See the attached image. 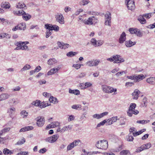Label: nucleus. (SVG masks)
Here are the masks:
<instances>
[{
  "instance_id": "nucleus-1",
  "label": "nucleus",
  "mask_w": 155,
  "mask_h": 155,
  "mask_svg": "<svg viewBox=\"0 0 155 155\" xmlns=\"http://www.w3.org/2000/svg\"><path fill=\"white\" fill-rule=\"evenodd\" d=\"M29 43L28 41H19L17 42L15 44L17 46L15 48V50H18L20 49L21 50H28V46L26 45Z\"/></svg>"
},
{
  "instance_id": "nucleus-2",
  "label": "nucleus",
  "mask_w": 155,
  "mask_h": 155,
  "mask_svg": "<svg viewBox=\"0 0 155 155\" xmlns=\"http://www.w3.org/2000/svg\"><path fill=\"white\" fill-rule=\"evenodd\" d=\"M108 142L104 140L98 141L95 144V146L98 148L106 150L108 147Z\"/></svg>"
},
{
  "instance_id": "nucleus-3",
  "label": "nucleus",
  "mask_w": 155,
  "mask_h": 155,
  "mask_svg": "<svg viewBox=\"0 0 155 155\" xmlns=\"http://www.w3.org/2000/svg\"><path fill=\"white\" fill-rule=\"evenodd\" d=\"M35 119L37 121L36 124L38 127H42L45 123V120L43 116H40L38 117Z\"/></svg>"
},
{
  "instance_id": "nucleus-4",
  "label": "nucleus",
  "mask_w": 155,
  "mask_h": 155,
  "mask_svg": "<svg viewBox=\"0 0 155 155\" xmlns=\"http://www.w3.org/2000/svg\"><path fill=\"white\" fill-rule=\"evenodd\" d=\"M100 63V61L99 60H93L88 61L85 63V65L89 67L95 66L98 65Z\"/></svg>"
},
{
  "instance_id": "nucleus-5",
  "label": "nucleus",
  "mask_w": 155,
  "mask_h": 155,
  "mask_svg": "<svg viewBox=\"0 0 155 155\" xmlns=\"http://www.w3.org/2000/svg\"><path fill=\"white\" fill-rule=\"evenodd\" d=\"M58 137L59 135L58 134H56L50 137L46 138L44 140L46 142L52 143L55 142Z\"/></svg>"
},
{
  "instance_id": "nucleus-6",
  "label": "nucleus",
  "mask_w": 155,
  "mask_h": 155,
  "mask_svg": "<svg viewBox=\"0 0 155 155\" xmlns=\"http://www.w3.org/2000/svg\"><path fill=\"white\" fill-rule=\"evenodd\" d=\"M56 21L61 24L64 23V18L63 15L61 13H58L55 15Z\"/></svg>"
},
{
  "instance_id": "nucleus-7",
  "label": "nucleus",
  "mask_w": 155,
  "mask_h": 155,
  "mask_svg": "<svg viewBox=\"0 0 155 155\" xmlns=\"http://www.w3.org/2000/svg\"><path fill=\"white\" fill-rule=\"evenodd\" d=\"M114 59V63L119 64L124 62V60L121 58V56L119 55H114L113 56V58Z\"/></svg>"
},
{
  "instance_id": "nucleus-8",
  "label": "nucleus",
  "mask_w": 155,
  "mask_h": 155,
  "mask_svg": "<svg viewBox=\"0 0 155 155\" xmlns=\"http://www.w3.org/2000/svg\"><path fill=\"white\" fill-rule=\"evenodd\" d=\"M95 19L96 21V22H97V21H98L97 19L96 18L92 16L89 18L88 19H85L83 21V22L86 25H91L93 24L94 20Z\"/></svg>"
},
{
  "instance_id": "nucleus-9",
  "label": "nucleus",
  "mask_w": 155,
  "mask_h": 155,
  "mask_svg": "<svg viewBox=\"0 0 155 155\" xmlns=\"http://www.w3.org/2000/svg\"><path fill=\"white\" fill-rule=\"evenodd\" d=\"M125 3H127L126 5L127 6L128 9L132 10L135 8V6L134 1H130V0H125Z\"/></svg>"
},
{
  "instance_id": "nucleus-10",
  "label": "nucleus",
  "mask_w": 155,
  "mask_h": 155,
  "mask_svg": "<svg viewBox=\"0 0 155 155\" xmlns=\"http://www.w3.org/2000/svg\"><path fill=\"white\" fill-rule=\"evenodd\" d=\"M126 40V34L124 32H123L120 35L119 39V42L120 44L123 43Z\"/></svg>"
},
{
  "instance_id": "nucleus-11",
  "label": "nucleus",
  "mask_w": 155,
  "mask_h": 155,
  "mask_svg": "<svg viewBox=\"0 0 155 155\" xmlns=\"http://www.w3.org/2000/svg\"><path fill=\"white\" fill-rule=\"evenodd\" d=\"M60 68L58 66L57 68H54L51 69L47 72V74L48 75H52L58 72V71L60 70Z\"/></svg>"
},
{
  "instance_id": "nucleus-12",
  "label": "nucleus",
  "mask_w": 155,
  "mask_h": 155,
  "mask_svg": "<svg viewBox=\"0 0 155 155\" xmlns=\"http://www.w3.org/2000/svg\"><path fill=\"white\" fill-rule=\"evenodd\" d=\"M140 93V92L138 89H135L132 94V95L133 97V99L137 100L138 98V95Z\"/></svg>"
},
{
  "instance_id": "nucleus-13",
  "label": "nucleus",
  "mask_w": 155,
  "mask_h": 155,
  "mask_svg": "<svg viewBox=\"0 0 155 155\" xmlns=\"http://www.w3.org/2000/svg\"><path fill=\"white\" fill-rule=\"evenodd\" d=\"M136 42H132L130 40L126 41L125 42V45L126 47H130L135 45Z\"/></svg>"
},
{
  "instance_id": "nucleus-14",
  "label": "nucleus",
  "mask_w": 155,
  "mask_h": 155,
  "mask_svg": "<svg viewBox=\"0 0 155 155\" xmlns=\"http://www.w3.org/2000/svg\"><path fill=\"white\" fill-rule=\"evenodd\" d=\"M2 7L5 9H9L10 8L11 5L8 2H2L1 5Z\"/></svg>"
},
{
  "instance_id": "nucleus-15",
  "label": "nucleus",
  "mask_w": 155,
  "mask_h": 155,
  "mask_svg": "<svg viewBox=\"0 0 155 155\" xmlns=\"http://www.w3.org/2000/svg\"><path fill=\"white\" fill-rule=\"evenodd\" d=\"M144 78V76L143 74L135 75V80L136 82L139 81L143 79Z\"/></svg>"
},
{
  "instance_id": "nucleus-16",
  "label": "nucleus",
  "mask_w": 155,
  "mask_h": 155,
  "mask_svg": "<svg viewBox=\"0 0 155 155\" xmlns=\"http://www.w3.org/2000/svg\"><path fill=\"white\" fill-rule=\"evenodd\" d=\"M22 18L23 19L27 21L30 19L31 18V16L28 14H27L24 12L22 14Z\"/></svg>"
},
{
  "instance_id": "nucleus-17",
  "label": "nucleus",
  "mask_w": 155,
  "mask_h": 155,
  "mask_svg": "<svg viewBox=\"0 0 155 155\" xmlns=\"http://www.w3.org/2000/svg\"><path fill=\"white\" fill-rule=\"evenodd\" d=\"M34 128V127L32 126H27L25 127H24L21 128L19 130L20 132H25V131L31 130Z\"/></svg>"
},
{
  "instance_id": "nucleus-18",
  "label": "nucleus",
  "mask_w": 155,
  "mask_h": 155,
  "mask_svg": "<svg viewBox=\"0 0 155 155\" xmlns=\"http://www.w3.org/2000/svg\"><path fill=\"white\" fill-rule=\"evenodd\" d=\"M147 82L150 84H155V78L154 77H150L147 78L146 80Z\"/></svg>"
},
{
  "instance_id": "nucleus-19",
  "label": "nucleus",
  "mask_w": 155,
  "mask_h": 155,
  "mask_svg": "<svg viewBox=\"0 0 155 155\" xmlns=\"http://www.w3.org/2000/svg\"><path fill=\"white\" fill-rule=\"evenodd\" d=\"M15 111V109L14 107H12L8 108V113L9 114L10 117H12V114Z\"/></svg>"
},
{
  "instance_id": "nucleus-20",
  "label": "nucleus",
  "mask_w": 155,
  "mask_h": 155,
  "mask_svg": "<svg viewBox=\"0 0 155 155\" xmlns=\"http://www.w3.org/2000/svg\"><path fill=\"white\" fill-rule=\"evenodd\" d=\"M10 95L8 94H1V101L5 100L9 98Z\"/></svg>"
},
{
  "instance_id": "nucleus-21",
  "label": "nucleus",
  "mask_w": 155,
  "mask_h": 155,
  "mask_svg": "<svg viewBox=\"0 0 155 155\" xmlns=\"http://www.w3.org/2000/svg\"><path fill=\"white\" fill-rule=\"evenodd\" d=\"M139 113V111L135 109L133 111H131L130 112H127V115L130 117L132 116L133 114H134L135 115H137Z\"/></svg>"
},
{
  "instance_id": "nucleus-22",
  "label": "nucleus",
  "mask_w": 155,
  "mask_h": 155,
  "mask_svg": "<svg viewBox=\"0 0 155 155\" xmlns=\"http://www.w3.org/2000/svg\"><path fill=\"white\" fill-rule=\"evenodd\" d=\"M143 15H140L138 17V20L142 24H144L146 23V20L144 18Z\"/></svg>"
},
{
  "instance_id": "nucleus-23",
  "label": "nucleus",
  "mask_w": 155,
  "mask_h": 155,
  "mask_svg": "<svg viewBox=\"0 0 155 155\" xmlns=\"http://www.w3.org/2000/svg\"><path fill=\"white\" fill-rule=\"evenodd\" d=\"M3 152L4 154L5 155H11L13 153L12 151L10 150L7 148H5L3 150Z\"/></svg>"
},
{
  "instance_id": "nucleus-24",
  "label": "nucleus",
  "mask_w": 155,
  "mask_h": 155,
  "mask_svg": "<svg viewBox=\"0 0 155 155\" xmlns=\"http://www.w3.org/2000/svg\"><path fill=\"white\" fill-rule=\"evenodd\" d=\"M49 100L50 103H52L54 104H56L58 102L57 99L56 97H51L49 98Z\"/></svg>"
},
{
  "instance_id": "nucleus-25",
  "label": "nucleus",
  "mask_w": 155,
  "mask_h": 155,
  "mask_svg": "<svg viewBox=\"0 0 155 155\" xmlns=\"http://www.w3.org/2000/svg\"><path fill=\"white\" fill-rule=\"evenodd\" d=\"M57 62V60L54 58H51L48 60V64L49 65H52Z\"/></svg>"
},
{
  "instance_id": "nucleus-26",
  "label": "nucleus",
  "mask_w": 155,
  "mask_h": 155,
  "mask_svg": "<svg viewBox=\"0 0 155 155\" xmlns=\"http://www.w3.org/2000/svg\"><path fill=\"white\" fill-rule=\"evenodd\" d=\"M25 11L22 10H21L18 11H13V14L16 15L18 16H20L22 15V14Z\"/></svg>"
},
{
  "instance_id": "nucleus-27",
  "label": "nucleus",
  "mask_w": 155,
  "mask_h": 155,
  "mask_svg": "<svg viewBox=\"0 0 155 155\" xmlns=\"http://www.w3.org/2000/svg\"><path fill=\"white\" fill-rule=\"evenodd\" d=\"M117 120V117H114L110 119H109V121L108 122L109 124H112L113 122H115Z\"/></svg>"
},
{
  "instance_id": "nucleus-28",
  "label": "nucleus",
  "mask_w": 155,
  "mask_h": 155,
  "mask_svg": "<svg viewBox=\"0 0 155 155\" xmlns=\"http://www.w3.org/2000/svg\"><path fill=\"white\" fill-rule=\"evenodd\" d=\"M69 92L71 94H73L75 95H78L80 94V91L78 90H71L70 89Z\"/></svg>"
},
{
  "instance_id": "nucleus-29",
  "label": "nucleus",
  "mask_w": 155,
  "mask_h": 155,
  "mask_svg": "<svg viewBox=\"0 0 155 155\" xmlns=\"http://www.w3.org/2000/svg\"><path fill=\"white\" fill-rule=\"evenodd\" d=\"M45 28L47 29L48 31H51L54 29L53 27V25L50 24H46L45 25Z\"/></svg>"
},
{
  "instance_id": "nucleus-30",
  "label": "nucleus",
  "mask_w": 155,
  "mask_h": 155,
  "mask_svg": "<svg viewBox=\"0 0 155 155\" xmlns=\"http://www.w3.org/2000/svg\"><path fill=\"white\" fill-rule=\"evenodd\" d=\"M9 101L10 103L13 102V104L15 105L19 103V101L17 98H13L10 100Z\"/></svg>"
},
{
  "instance_id": "nucleus-31",
  "label": "nucleus",
  "mask_w": 155,
  "mask_h": 155,
  "mask_svg": "<svg viewBox=\"0 0 155 155\" xmlns=\"http://www.w3.org/2000/svg\"><path fill=\"white\" fill-rule=\"evenodd\" d=\"M101 87L102 89L104 92L108 93L110 87L105 85H103L101 86Z\"/></svg>"
},
{
  "instance_id": "nucleus-32",
  "label": "nucleus",
  "mask_w": 155,
  "mask_h": 155,
  "mask_svg": "<svg viewBox=\"0 0 155 155\" xmlns=\"http://www.w3.org/2000/svg\"><path fill=\"white\" fill-rule=\"evenodd\" d=\"M136 106V104L134 103L131 104L130 107H129L128 111L127 112H130L131 111H133L135 109Z\"/></svg>"
},
{
  "instance_id": "nucleus-33",
  "label": "nucleus",
  "mask_w": 155,
  "mask_h": 155,
  "mask_svg": "<svg viewBox=\"0 0 155 155\" xmlns=\"http://www.w3.org/2000/svg\"><path fill=\"white\" fill-rule=\"evenodd\" d=\"M20 114L23 118H26L28 115V113L25 110H23L20 112Z\"/></svg>"
},
{
  "instance_id": "nucleus-34",
  "label": "nucleus",
  "mask_w": 155,
  "mask_h": 155,
  "mask_svg": "<svg viewBox=\"0 0 155 155\" xmlns=\"http://www.w3.org/2000/svg\"><path fill=\"white\" fill-rule=\"evenodd\" d=\"M19 30H25L26 28V25L25 23H22L18 25Z\"/></svg>"
},
{
  "instance_id": "nucleus-35",
  "label": "nucleus",
  "mask_w": 155,
  "mask_h": 155,
  "mask_svg": "<svg viewBox=\"0 0 155 155\" xmlns=\"http://www.w3.org/2000/svg\"><path fill=\"white\" fill-rule=\"evenodd\" d=\"M151 144L149 143H147L142 145L143 148L144 150L148 149L150 148L151 147Z\"/></svg>"
},
{
  "instance_id": "nucleus-36",
  "label": "nucleus",
  "mask_w": 155,
  "mask_h": 155,
  "mask_svg": "<svg viewBox=\"0 0 155 155\" xmlns=\"http://www.w3.org/2000/svg\"><path fill=\"white\" fill-rule=\"evenodd\" d=\"M25 7L26 6L24 3L21 2L18 3V4L16 6L17 8H25Z\"/></svg>"
},
{
  "instance_id": "nucleus-37",
  "label": "nucleus",
  "mask_w": 155,
  "mask_h": 155,
  "mask_svg": "<svg viewBox=\"0 0 155 155\" xmlns=\"http://www.w3.org/2000/svg\"><path fill=\"white\" fill-rule=\"evenodd\" d=\"M71 128L72 126L70 125L64 127L61 129V132H63L66 130H68V129H71Z\"/></svg>"
},
{
  "instance_id": "nucleus-38",
  "label": "nucleus",
  "mask_w": 155,
  "mask_h": 155,
  "mask_svg": "<svg viewBox=\"0 0 155 155\" xmlns=\"http://www.w3.org/2000/svg\"><path fill=\"white\" fill-rule=\"evenodd\" d=\"M150 122L149 120H137V123L141 124H146L149 122Z\"/></svg>"
},
{
  "instance_id": "nucleus-39",
  "label": "nucleus",
  "mask_w": 155,
  "mask_h": 155,
  "mask_svg": "<svg viewBox=\"0 0 155 155\" xmlns=\"http://www.w3.org/2000/svg\"><path fill=\"white\" fill-rule=\"evenodd\" d=\"M31 68V66L29 64H26L23 67L21 70V72H23L25 70L29 69Z\"/></svg>"
},
{
  "instance_id": "nucleus-40",
  "label": "nucleus",
  "mask_w": 155,
  "mask_h": 155,
  "mask_svg": "<svg viewBox=\"0 0 155 155\" xmlns=\"http://www.w3.org/2000/svg\"><path fill=\"white\" fill-rule=\"evenodd\" d=\"M25 142V140L24 138H23L21 140H18V142L15 144L16 145H21L23 143H24Z\"/></svg>"
},
{
  "instance_id": "nucleus-41",
  "label": "nucleus",
  "mask_w": 155,
  "mask_h": 155,
  "mask_svg": "<svg viewBox=\"0 0 155 155\" xmlns=\"http://www.w3.org/2000/svg\"><path fill=\"white\" fill-rule=\"evenodd\" d=\"M77 52L70 51L67 54V55L68 57H72L78 54Z\"/></svg>"
},
{
  "instance_id": "nucleus-42",
  "label": "nucleus",
  "mask_w": 155,
  "mask_h": 155,
  "mask_svg": "<svg viewBox=\"0 0 155 155\" xmlns=\"http://www.w3.org/2000/svg\"><path fill=\"white\" fill-rule=\"evenodd\" d=\"M127 140L129 141H132L134 139V138L132 136L131 133H130L127 137Z\"/></svg>"
},
{
  "instance_id": "nucleus-43",
  "label": "nucleus",
  "mask_w": 155,
  "mask_h": 155,
  "mask_svg": "<svg viewBox=\"0 0 155 155\" xmlns=\"http://www.w3.org/2000/svg\"><path fill=\"white\" fill-rule=\"evenodd\" d=\"M32 104L36 106H39L41 104L40 101L36 100L35 101H34L32 103Z\"/></svg>"
},
{
  "instance_id": "nucleus-44",
  "label": "nucleus",
  "mask_w": 155,
  "mask_h": 155,
  "mask_svg": "<svg viewBox=\"0 0 155 155\" xmlns=\"http://www.w3.org/2000/svg\"><path fill=\"white\" fill-rule=\"evenodd\" d=\"M48 103H47V102L43 101L41 103L40 107L42 108L48 106Z\"/></svg>"
},
{
  "instance_id": "nucleus-45",
  "label": "nucleus",
  "mask_w": 155,
  "mask_h": 155,
  "mask_svg": "<svg viewBox=\"0 0 155 155\" xmlns=\"http://www.w3.org/2000/svg\"><path fill=\"white\" fill-rule=\"evenodd\" d=\"M72 108L77 110L78 108H80L81 109V106L80 104H74L71 106Z\"/></svg>"
},
{
  "instance_id": "nucleus-46",
  "label": "nucleus",
  "mask_w": 155,
  "mask_h": 155,
  "mask_svg": "<svg viewBox=\"0 0 155 155\" xmlns=\"http://www.w3.org/2000/svg\"><path fill=\"white\" fill-rule=\"evenodd\" d=\"M74 144L73 143H71L69 144L67 147V150H70L72 149L74 147Z\"/></svg>"
},
{
  "instance_id": "nucleus-47",
  "label": "nucleus",
  "mask_w": 155,
  "mask_h": 155,
  "mask_svg": "<svg viewBox=\"0 0 155 155\" xmlns=\"http://www.w3.org/2000/svg\"><path fill=\"white\" fill-rule=\"evenodd\" d=\"M117 89L116 88L114 89L112 87H110L108 93H111L114 92V94H116V93H115V92L117 91Z\"/></svg>"
},
{
  "instance_id": "nucleus-48",
  "label": "nucleus",
  "mask_w": 155,
  "mask_h": 155,
  "mask_svg": "<svg viewBox=\"0 0 155 155\" xmlns=\"http://www.w3.org/2000/svg\"><path fill=\"white\" fill-rule=\"evenodd\" d=\"M97 41L94 38H92L91 41V44L95 47L97 46Z\"/></svg>"
},
{
  "instance_id": "nucleus-49",
  "label": "nucleus",
  "mask_w": 155,
  "mask_h": 155,
  "mask_svg": "<svg viewBox=\"0 0 155 155\" xmlns=\"http://www.w3.org/2000/svg\"><path fill=\"white\" fill-rule=\"evenodd\" d=\"M137 29L134 28H130L129 29V31L131 34H135L137 32Z\"/></svg>"
},
{
  "instance_id": "nucleus-50",
  "label": "nucleus",
  "mask_w": 155,
  "mask_h": 155,
  "mask_svg": "<svg viewBox=\"0 0 155 155\" xmlns=\"http://www.w3.org/2000/svg\"><path fill=\"white\" fill-rule=\"evenodd\" d=\"M104 24L105 25H108L109 26H111V19L110 18L109 19H105Z\"/></svg>"
},
{
  "instance_id": "nucleus-51",
  "label": "nucleus",
  "mask_w": 155,
  "mask_h": 155,
  "mask_svg": "<svg viewBox=\"0 0 155 155\" xmlns=\"http://www.w3.org/2000/svg\"><path fill=\"white\" fill-rule=\"evenodd\" d=\"M147 98L144 97L142 103V106L143 107H146L147 106Z\"/></svg>"
},
{
  "instance_id": "nucleus-52",
  "label": "nucleus",
  "mask_w": 155,
  "mask_h": 155,
  "mask_svg": "<svg viewBox=\"0 0 155 155\" xmlns=\"http://www.w3.org/2000/svg\"><path fill=\"white\" fill-rule=\"evenodd\" d=\"M126 73V71H123L121 72H119L117 73L116 74V75L117 77H120L124 74H125Z\"/></svg>"
},
{
  "instance_id": "nucleus-53",
  "label": "nucleus",
  "mask_w": 155,
  "mask_h": 155,
  "mask_svg": "<svg viewBox=\"0 0 155 155\" xmlns=\"http://www.w3.org/2000/svg\"><path fill=\"white\" fill-rule=\"evenodd\" d=\"M10 127H7V128H5L3 129L1 131V135L2 133H5V132H8L10 130Z\"/></svg>"
},
{
  "instance_id": "nucleus-54",
  "label": "nucleus",
  "mask_w": 155,
  "mask_h": 155,
  "mask_svg": "<svg viewBox=\"0 0 155 155\" xmlns=\"http://www.w3.org/2000/svg\"><path fill=\"white\" fill-rule=\"evenodd\" d=\"M107 122V120H104L103 121L97 124V127H99L101 126L104 125Z\"/></svg>"
},
{
  "instance_id": "nucleus-55",
  "label": "nucleus",
  "mask_w": 155,
  "mask_h": 155,
  "mask_svg": "<svg viewBox=\"0 0 155 155\" xmlns=\"http://www.w3.org/2000/svg\"><path fill=\"white\" fill-rule=\"evenodd\" d=\"M53 128L57 126H58L60 124L59 123L58 121L53 122L51 123Z\"/></svg>"
},
{
  "instance_id": "nucleus-56",
  "label": "nucleus",
  "mask_w": 155,
  "mask_h": 155,
  "mask_svg": "<svg viewBox=\"0 0 155 155\" xmlns=\"http://www.w3.org/2000/svg\"><path fill=\"white\" fill-rule=\"evenodd\" d=\"M105 19H109L110 18L111 19V14L109 12L106 14L105 15Z\"/></svg>"
},
{
  "instance_id": "nucleus-57",
  "label": "nucleus",
  "mask_w": 155,
  "mask_h": 155,
  "mask_svg": "<svg viewBox=\"0 0 155 155\" xmlns=\"http://www.w3.org/2000/svg\"><path fill=\"white\" fill-rule=\"evenodd\" d=\"M1 22H2L3 25H6L8 24L7 20L4 18H1Z\"/></svg>"
},
{
  "instance_id": "nucleus-58",
  "label": "nucleus",
  "mask_w": 155,
  "mask_h": 155,
  "mask_svg": "<svg viewBox=\"0 0 155 155\" xmlns=\"http://www.w3.org/2000/svg\"><path fill=\"white\" fill-rule=\"evenodd\" d=\"M135 34L139 37H141L143 36V33L141 32L140 31L137 29V32H136Z\"/></svg>"
},
{
  "instance_id": "nucleus-59",
  "label": "nucleus",
  "mask_w": 155,
  "mask_h": 155,
  "mask_svg": "<svg viewBox=\"0 0 155 155\" xmlns=\"http://www.w3.org/2000/svg\"><path fill=\"white\" fill-rule=\"evenodd\" d=\"M83 65L80 64H74L73 65V67H74L77 69H78L80 68L81 66H83Z\"/></svg>"
},
{
  "instance_id": "nucleus-60",
  "label": "nucleus",
  "mask_w": 155,
  "mask_h": 155,
  "mask_svg": "<svg viewBox=\"0 0 155 155\" xmlns=\"http://www.w3.org/2000/svg\"><path fill=\"white\" fill-rule=\"evenodd\" d=\"M93 117L94 118L97 119H99L101 118L100 114H95L93 116Z\"/></svg>"
},
{
  "instance_id": "nucleus-61",
  "label": "nucleus",
  "mask_w": 155,
  "mask_h": 155,
  "mask_svg": "<svg viewBox=\"0 0 155 155\" xmlns=\"http://www.w3.org/2000/svg\"><path fill=\"white\" fill-rule=\"evenodd\" d=\"M86 75V74L85 73L82 72L79 74L77 77L78 78H81L85 77Z\"/></svg>"
},
{
  "instance_id": "nucleus-62",
  "label": "nucleus",
  "mask_w": 155,
  "mask_h": 155,
  "mask_svg": "<svg viewBox=\"0 0 155 155\" xmlns=\"http://www.w3.org/2000/svg\"><path fill=\"white\" fill-rule=\"evenodd\" d=\"M144 150L143 148L142 145L140 147H138L136 149V152L137 153L140 152Z\"/></svg>"
},
{
  "instance_id": "nucleus-63",
  "label": "nucleus",
  "mask_w": 155,
  "mask_h": 155,
  "mask_svg": "<svg viewBox=\"0 0 155 155\" xmlns=\"http://www.w3.org/2000/svg\"><path fill=\"white\" fill-rule=\"evenodd\" d=\"M103 43V41L101 40H98L97 41V46L98 47L101 46Z\"/></svg>"
},
{
  "instance_id": "nucleus-64",
  "label": "nucleus",
  "mask_w": 155,
  "mask_h": 155,
  "mask_svg": "<svg viewBox=\"0 0 155 155\" xmlns=\"http://www.w3.org/2000/svg\"><path fill=\"white\" fill-rule=\"evenodd\" d=\"M38 82L40 85H41L43 84H45L46 83V81L44 80H40L38 81Z\"/></svg>"
}]
</instances>
